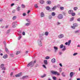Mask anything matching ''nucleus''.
<instances>
[{"instance_id":"obj_1","label":"nucleus","mask_w":80,"mask_h":80,"mask_svg":"<svg viewBox=\"0 0 80 80\" xmlns=\"http://www.w3.org/2000/svg\"><path fill=\"white\" fill-rule=\"evenodd\" d=\"M36 62H37V61L36 60H35L34 61H33L32 64V62H31L28 65L27 67H30V66H31V67H32L33 66V65H34V63H36Z\"/></svg>"},{"instance_id":"obj_2","label":"nucleus","mask_w":80,"mask_h":80,"mask_svg":"<svg viewBox=\"0 0 80 80\" xmlns=\"http://www.w3.org/2000/svg\"><path fill=\"white\" fill-rule=\"evenodd\" d=\"M38 44L39 47H42V42L41 39H39L38 40Z\"/></svg>"},{"instance_id":"obj_3","label":"nucleus","mask_w":80,"mask_h":80,"mask_svg":"<svg viewBox=\"0 0 80 80\" xmlns=\"http://www.w3.org/2000/svg\"><path fill=\"white\" fill-rule=\"evenodd\" d=\"M51 73L53 75H57L58 76H59L60 74L59 72L57 71H51Z\"/></svg>"},{"instance_id":"obj_4","label":"nucleus","mask_w":80,"mask_h":80,"mask_svg":"<svg viewBox=\"0 0 80 80\" xmlns=\"http://www.w3.org/2000/svg\"><path fill=\"white\" fill-rule=\"evenodd\" d=\"M60 48H63L62 50L64 52V51H65V50H66V47L65 46H63V45L61 44L60 45Z\"/></svg>"},{"instance_id":"obj_5","label":"nucleus","mask_w":80,"mask_h":80,"mask_svg":"<svg viewBox=\"0 0 80 80\" xmlns=\"http://www.w3.org/2000/svg\"><path fill=\"white\" fill-rule=\"evenodd\" d=\"M78 27V24L75 23L73 24V26H71V28H73V29H75V27Z\"/></svg>"},{"instance_id":"obj_6","label":"nucleus","mask_w":80,"mask_h":80,"mask_svg":"<svg viewBox=\"0 0 80 80\" xmlns=\"http://www.w3.org/2000/svg\"><path fill=\"white\" fill-rule=\"evenodd\" d=\"M58 18L59 19H62L63 18V15L62 14H59L58 16Z\"/></svg>"},{"instance_id":"obj_7","label":"nucleus","mask_w":80,"mask_h":80,"mask_svg":"<svg viewBox=\"0 0 80 80\" xmlns=\"http://www.w3.org/2000/svg\"><path fill=\"white\" fill-rule=\"evenodd\" d=\"M4 67V64H2L1 65L0 67L2 68V70H5V68L3 67Z\"/></svg>"},{"instance_id":"obj_8","label":"nucleus","mask_w":80,"mask_h":80,"mask_svg":"<svg viewBox=\"0 0 80 80\" xmlns=\"http://www.w3.org/2000/svg\"><path fill=\"white\" fill-rule=\"evenodd\" d=\"M17 22H14L12 23V27L13 28H15L16 27V26H15V25L16 24H17Z\"/></svg>"},{"instance_id":"obj_9","label":"nucleus","mask_w":80,"mask_h":80,"mask_svg":"<svg viewBox=\"0 0 80 80\" xmlns=\"http://www.w3.org/2000/svg\"><path fill=\"white\" fill-rule=\"evenodd\" d=\"M22 74V73L20 72L18 74L16 75L15 76V77H20V76H21Z\"/></svg>"},{"instance_id":"obj_10","label":"nucleus","mask_w":80,"mask_h":80,"mask_svg":"<svg viewBox=\"0 0 80 80\" xmlns=\"http://www.w3.org/2000/svg\"><path fill=\"white\" fill-rule=\"evenodd\" d=\"M64 37V35H63L62 34H60L58 36V38H63V37Z\"/></svg>"},{"instance_id":"obj_11","label":"nucleus","mask_w":80,"mask_h":80,"mask_svg":"<svg viewBox=\"0 0 80 80\" xmlns=\"http://www.w3.org/2000/svg\"><path fill=\"white\" fill-rule=\"evenodd\" d=\"M54 49L55 52H55H56L57 50H58V47H57L54 46Z\"/></svg>"},{"instance_id":"obj_12","label":"nucleus","mask_w":80,"mask_h":80,"mask_svg":"<svg viewBox=\"0 0 80 80\" xmlns=\"http://www.w3.org/2000/svg\"><path fill=\"white\" fill-rule=\"evenodd\" d=\"M73 76V72H71L70 74V77L71 78H72Z\"/></svg>"},{"instance_id":"obj_13","label":"nucleus","mask_w":80,"mask_h":80,"mask_svg":"<svg viewBox=\"0 0 80 80\" xmlns=\"http://www.w3.org/2000/svg\"><path fill=\"white\" fill-rule=\"evenodd\" d=\"M44 63L45 65H47L48 64V62H47V60H44Z\"/></svg>"},{"instance_id":"obj_14","label":"nucleus","mask_w":80,"mask_h":80,"mask_svg":"<svg viewBox=\"0 0 80 80\" xmlns=\"http://www.w3.org/2000/svg\"><path fill=\"white\" fill-rule=\"evenodd\" d=\"M72 12H73V11L72 10H69L68 11V13L69 14H72Z\"/></svg>"},{"instance_id":"obj_15","label":"nucleus","mask_w":80,"mask_h":80,"mask_svg":"<svg viewBox=\"0 0 80 80\" xmlns=\"http://www.w3.org/2000/svg\"><path fill=\"white\" fill-rule=\"evenodd\" d=\"M41 17H45V14H44V13H43V12H41Z\"/></svg>"},{"instance_id":"obj_16","label":"nucleus","mask_w":80,"mask_h":80,"mask_svg":"<svg viewBox=\"0 0 80 80\" xmlns=\"http://www.w3.org/2000/svg\"><path fill=\"white\" fill-rule=\"evenodd\" d=\"M51 62L52 63H55V58L52 59L51 60Z\"/></svg>"},{"instance_id":"obj_17","label":"nucleus","mask_w":80,"mask_h":80,"mask_svg":"<svg viewBox=\"0 0 80 80\" xmlns=\"http://www.w3.org/2000/svg\"><path fill=\"white\" fill-rule=\"evenodd\" d=\"M17 19V16H14L12 18L13 20H15Z\"/></svg>"},{"instance_id":"obj_18","label":"nucleus","mask_w":80,"mask_h":80,"mask_svg":"<svg viewBox=\"0 0 80 80\" xmlns=\"http://www.w3.org/2000/svg\"><path fill=\"white\" fill-rule=\"evenodd\" d=\"M18 35L20 36V37H19L18 38V40H20L21 38H22V35H21L20 34H18Z\"/></svg>"},{"instance_id":"obj_19","label":"nucleus","mask_w":80,"mask_h":80,"mask_svg":"<svg viewBox=\"0 0 80 80\" xmlns=\"http://www.w3.org/2000/svg\"><path fill=\"white\" fill-rule=\"evenodd\" d=\"M57 9V6H54L52 8V10H56Z\"/></svg>"},{"instance_id":"obj_20","label":"nucleus","mask_w":80,"mask_h":80,"mask_svg":"<svg viewBox=\"0 0 80 80\" xmlns=\"http://www.w3.org/2000/svg\"><path fill=\"white\" fill-rule=\"evenodd\" d=\"M28 76H24L22 77V79H25V78H28Z\"/></svg>"},{"instance_id":"obj_21","label":"nucleus","mask_w":80,"mask_h":80,"mask_svg":"<svg viewBox=\"0 0 80 80\" xmlns=\"http://www.w3.org/2000/svg\"><path fill=\"white\" fill-rule=\"evenodd\" d=\"M47 4H48V5H50L51 4L52 2L50 1H48L47 2Z\"/></svg>"},{"instance_id":"obj_22","label":"nucleus","mask_w":80,"mask_h":80,"mask_svg":"<svg viewBox=\"0 0 80 80\" xmlns=\"http://www.w3.org/2000/svg\"><path fill=\"white\" fill-rule=\"evenodd\" d=\"M44 1L43 0H40V3L41 4H43L44 3Z\"/></svg>"},{"instance_id":"obj_23","label":"nucleus","mask_w":80,"mask_h":80,"mask_svg":"<svg viewBox=\"0 0 80 80\" xmlns=\"http://www.w3.org/2000/svg\"><path fill=\"white\" fill-rule=\"evenodd\" d=\"M8 57V55H7L6 54L5 55L3 56V58H7Z\"/></svg>"},{"instance_id":"obj_24","label":"nucleus","mask_w":80,"mask_h":80,"mask_svg":"<svg viewBox=\"0 0 80 80\" xmlns=\"http://www.w3.org/2000/svg\"><path fill=\"white\" fill-rule=\"evenodd\" d=\"M45 35L46 36H48V32H46L45 33Z\"/></svg>"},{"instance_id":"obj_25","label":"nucleus","mask_w":80,"mask_h":80,"mask_svg":"<svg viewBox=\"0 0 80 80\" xmlns=\"http://www.w3.org/2000/svg\"><path fill=\"white\" fill-rule=\"evenodd\" d=\"M56 15V14L55 12H52V16H55Z\"/></svg>"},{"instance_id":"obj_26","label":"nucleus","mask_w":80,"mask_h":80,"mask_svg":"<svg viewBox=\"0 0 80 80\" xmlns=\"http://www.w3.org/2000/svg\"><path fill=\"white\" fill-rule=\"evenodd\" d=\"M46 8L48 10H49L50 9V8L49 6H47L46 7Z\"/></svg>"},{"instance_id":"obj_27","label":"nucleus","mask_w":80,"mask_h":80,"mask_svg":"<svg viewBox=\"0 0 80 80\" xmlns=\"http://www.w3.org/2000/svg\"><path fill=\"white\" fill-rule=\"evenodd\" d=\"M73 20H74V17H72V18L70 19V21H71V22H72Z\"/></svg>"},{"instance_id":"obj_28","label":"nucleus","mask_w":80,"mask_h":80,"mask_svg":"<svg viewBox=\"0 0 80 80\" xmlns=\"http://www.w3.org/2000/svg\"><path fill=\"white\" fill-rule=\"evenodd\" d=\"M71 42H72V41H71V40H69L68 41V45H70V44L71 43Z\"/></svg>"},{"instance_id":"obj_29","label":"nucleus","mask_w":80,"mask_h":80,"mask_svg":"<svg viewBox=\"0 0 80 80\" xmlns=\"http://www.w3.org/2000/svg\"><path fill=\"white\" fill-rule=\"evenodd\" d=\"M46 76V74H44L43 76H41V78H44V77Z\"/></svg>"},{"instance_id":"obj_30","label":"nucleus","mask_w":80,"mask_h":80,"mask_svg":"<svg viewBox=\"0 0 80 80\" xmlns=\"http://www.w3.org/2000/svg\"><path fill=\"white\" fill-rule=\"evenodd\" d=\"M42 34H40L39 35V37L40 38V39H41V40H43V38H42Z\"/></svg>"},{"instance_id":"obj_31","label":"nucleus","mask_w":80,"mask_h":80,"mask_svg":"<svg viewBox=\"0 0 80 80\" xmlns=\"http://www.w3.org/2000/svg\"><path fill=\"white\" fill-rule=\"evenodd\" d=\"M59 72L60 73H61V72H62V68H59Z\"/></svg>"},{"instance_id":"obj_32","label":"nucleus","mask_w":80,"mask_h":80,"mask_svg":"<svg viewBox=\"0 0 80 80\" xmlns=\"http://www.w3.org/2000/svg\"><path fill=\"white\" fill-rule=\"evenodd\" d=\"M22 8H25V5H24V4H22Z\"/></svg>"},{"instance_id":"obj_33","label":"nucleus","mask_w":80,"mask_h":80,"mask_svg":"<svg viewBox=\"0 0 80 80\" xmlns=\"http://www.w3.org/2000/svg\"><path fill=\"white\" fill-rule=\"evenodd\" d=\"M60 9L61 10H63L64 9V7H60Z\"/></svg>"},{"instance_id":"obj_34","label":"nucleus","mask_w":80,"mask_h":80,"mask_svg":"<svg viewBox=\"0 0 80 80\" xmlns=\"http://www.w3.org/2000/svg\"><path fill=\"white\" fill-rule=\"evenodd\" d=\"M45 59L46 60H48V59H49L50 58V57L49 56H47L45 57Z\"/></svg>"},{"instance_id":"obj_35","label":"nucleus","mask_w":80,"mask_h":80,"mask_svg":"<svg viewBox=\"0 0 80 80\" xmlns=\"http://www.w3.org/2000/svg\"><path fill=\"white\" fill-rule=\"evenodd\" d=\"M61 24V23L58 22H56V25H60Z\"/></svg>"},{"instance_id":"obj_36","label":"nucleus","mask_w":80,"mask_h":80,"mask_svg":"<svg viewBox=\"0 0 80 80\" xmlns=\"http://www.w3.org/2000/svg\"><path fill=\"white\" fill-rule=\"evenodd\" d=\"M71 15L72 16H75V12H72L71 14Z\"/></svg>"},{"instance_id":"obj_37","label":"nucleus","mask_w":80,"mask_h":80,"mask_svg":"<svg viewBox=\"0 0 80 80\" xmlns=\"http://www.w3.org/2000/svg\"><path fill=\"white\" fill-rule=\"evenodd\" d=\"M52 79H53V80H57V78H56V77L54 76L52 77Z\"/></svg>"},{"instance_id":"obj_38","label":"nucleus","mask_w":80,"mask_h":80,"mask_svg":"<svg viewBox=\"0 0 80 80\" xmlns=\"http://www.w3.org/2000/svg\"><path fill=\"white\" fill-rule=\"evenodd\" d=\"M20 7H18L17 8V11H20Z\"/></svg>"},{"instance_id":"obj_39","label":"nucleus","mask_w":80,"mask_h":80,"mask_svg":"<svg viewBox=\"0 0 80 80\" xmlns=\"http://www.w3.org/2000/svg\"><path fill=\"white\" fill-rule=\"evenodd\" d=\"M19 53H20V51H17L16 52V55H18Z\"/></svg>"},{"instance_id":"obj_40","label":"nucleus","mask_w":80,"mask_h":80,"mask_svg":"<svg viewBox=\"0 0 80 80\" xmlns=\"http://www.w3.org/2000/svg\"><path fill=\"white\" fill-rule=\"evenodd\" d=\"M26 21L28 22V23H30L31 22L30 21V20L29 19H26Z\"/></svg>"},{"instance_id":"obj_41","label":"nucleus","mask_w":80,"mask_h":80,"mask_svg":"<svg viewBox=\"0 0 80 80\" xmlns=\"http://www.w3.org/2000/svg\"><path fill=\"white\" fill-rule=\"evenodd\" d=\"M62 75L63 76V77H65V74L64 73V72H63L62 73Z\"/></svg>"},{"instance_id":"obj_42","label":"nucleus","mask_w":80,"mask_h":80,"mask_svg":"<svg viewBox=\"0 0 80 80\" xmlns=\"http://www.w3.org/2000/svg\"><path fill=\"white\" fill-rule=\"evenodd\" d=\"M34 7H35V8H38V5H37V4H35L34 5Z\"/></svg>"},{"instance_id":"obj_43","label":"nucleus","mask_w":80,"mask_h":80,"mask_svg":"<svg viewBox=\"0 0 80 80\" xmlns=\"http://www.w3.org/2000/svg\"><path fill=\"white\" fill-rule=\"evenodd\" d=\"M73 9L74 10H77V9H78V8L77 7H75Z\"/></svg>"},{"instance_id":"obj_44","label":"nucleus","mask_w":80,"mask_h":80,"mask_svg":"<svg viewBox=\"0 0 80 80\" xmlns=\"http://www.w3.org/2000/svg\"><path fill=\"white\" fill-rule=\"evenodd\" d=\"M10 32V29H8L7 31V33H9Z\"/></svg>"},{"instance_id":"obj_45","label":"nucleus","mask_w":80,"mask_h":80,"mask_svg":"<svg viewBox=\"0 0 80 80\" xmlns=\"http://www.w3.org/2000/svg\"><path fill=\"white\" fill-rule=\"evenodd\" d=\"M5 50H6V52H8V49L7 48H5Z\"/></svg>"},{"instance_id":"obj_46","label":"nucleus","mask_w":80,"mask_h":80,"mask_svg":"<svg viewBox=\"0 0 80 80\" xmlns=\"http://www.w3.org/2000/svg\"><path fill=\"white\" fill-rule=\"evenodd\" d=\"M30 25V23H27L26 24V26H28V25Z\"/></svg>"},{"instance_id":"obj_47","label":"nucleus","mask_w":80,"mask_h":80,"mask_svg":"<svg viewBox=\"0 0 80 80\" xmlns=\"http://www.w3.org/2000/svg\"><path fill=\"white\" fill-rule=\"evenodd\" d=\"M77 54H78V53L76 52V53H74L73 54V56H75V55H77Z\"/></svg>"},{"instance_id":"obj_48","label":"nucleus","mask_w":80,"mask_h":80,"mask_svg":"<svg viewBox=\"0 0 80 80\" xmlns=\"http://www.w3.org/2000/svg\"><path fill=\"white\" fill-rule=\"evenodd\" d=\"M42 66H43V67H44V68H46V69L47 68V67L45 66V65L43 64L42 65Z\"/></svg>"},{"instance_id":"obj_49","label":"nucleus","mask_w":80,"mask_h":80,"mask_svg":"<svg viewBox=\"0 0 80 80\" xmlns=\"http://www.w3.org/2000/svg\"><path fill=\"white\" fill-rule=\"evenodd\" d=\"M3 43L5 45V47H7V46L6 45V42L4 41Z\"/></svg>"},{"instance_id":"obj_50","label":"nucleus","mask_w":80,"mask_h":80,"mask_svg":"<svg viewBox=\"0 0 80 80\" xmlns=\"http://www.w3.org/2000/svg\"><path fill=\"white\" fill-rule=\"evenodd\" d=\"M22 34L23 35H25V32H23L22 33Z\"/></svg>"},{"instance_id":"obj_51","label":"nucleus","mask_w":80,"mask_h":80,"mask_svg":"<svg viewBox=\"0 0 80 80\" xmlns=\"http://www.w3.org/2000/svg\"><path fill=\"white\" fill-rule=\"evenodd\" d=\"M52 16L51 15H49V19H51V18H52Z\"/></svg>"},{"instance_id":"obj_52","label":"nucleus","mask_w":80,"mask_h":80,"mask_svg":"<svg viewBox=\"0 0 80 80\" xmlns=\"http://www.w3.org/2000/svg\"><path fill=\"white\" fill-rule=\"evenodd\" d=\"M12 13H15V9H14L12 12Z\"/></svg>"},{"instance_id":"obj_53","label":"nucleus","mask_w":80,"mask_h":80,"mask_svg":"<svg viewBox=\"0 0 80 80\" xmlns=\"http://www.w3.org/2000/svg\"><path fill=\"white\" fill-rule=\"evenodd\" d=\"M3 20L2 19H0V22H3Z\"/></svg>"},{"instance_id":"obj_54","label":"nucleus","mask_w":80,"mask_h":80,"mask_svg":"<svg viewBox=\"0 0 80 80\" xmlns=\"http://www.w3.org/2000/svg\"><path fill=\"white\" fill-rule=\"evenodd\" d=\"M12 75H13V72H11L10 74V77H12Z\"/></svg>"},{"instance_id":"obj_55","label":"nucleus","mask_w":80,"mask_h":80,"mask_svg":"<svg viewBox=\"0 0 80 80\" xmlns=\"http://www.w3.org/2000/svg\"><path fill=\"white\" fill-rule=\"evenodd\" d=\"M15 5V3H12L11 4V7H12V6H13V5Z\"/></svg>"},{"instance_id":"obj_56","label":"nucleus","mask_w":80,"mask_h":80,"mask_svg":"<svg viewBox=\"0 0 80 80\" xmlns=\"http://www.w3.org/2000/svg\"><path fill=\"white\" fill-rule=\"evenodd\" d=\"M77 20L78 22H80V18H79L77 19Z\"/></svg>"},{"instance_id":"obj_57","label":"nucleus","mask_w":80,"mask_h":80,"mask_svg":"<svg viewBox=\"0 0 80 80\" xmlns=\"http://www.w3.org/2000/svg\"><path fill=\"white\" fill-rule=\"evenodd\" d=\"M79 30L76 31L75 32V33H78L79 32Z\"/></svg>"},{"instance_id":"obj_58","label":"nucleus","mask_w":80,"mask_h":80,"mask_svg":"<svg viewBox=\"0 0 80 80\" xmlns=\"http://www.w3.org/2000/svg\"><path fill=\"white\" fill-rule=\"evenodd\" d=\"M30 12V10H28V11L27 13L28 14Z\"/></svg>"},{"instance_id":"obj_59","label":"nucleus","mask_w":80,"mask_h":80,"mask_svg":"<svg viewBox=\"0 0 80 80\" xmlns=\"http://www.w3.org/2000/svg\"><path fill=\"white\" fill-rule=\"evenodd\" d=\"M53 67H54V68H56L57 67V66H56V65H54L53 66Z\"/></svg>"},{"instance_id":"obj_60","label":"nucleus","mask_w":80,"mask_h":80,"mask_svg":"<svg viewBox=\"0 0 80 80\" xmlns=\"http://www.w3.org/2000/svg\"><path fill=\"white\" fill-rule=\"evenodd\" d=\"M23 16H25L26 15V13H23Z\"/></svg>"},{"instance_id":"obj_61","label":"nucleus","mask_w":80,"mask_h":80,"mask_svg":"<svg viewBox=\"0 0 80 80\" xmlns=\"http://www.w3.org/2000/svg\"><path fill=\"white\" fill-rule=\"evenodd\" d=\"M44 35H45V34L44 33H42L41 34V36H44Z\"/></svg>"},{"instance_id":"obj_62","label":"nucleus","mask_w":80,"mask_h":80,"mask_svg":"<svg viewBox=\"0 0 80 80\" xmlns=\"http://www.w3.org/2000/svg\"><path fill=\"white\" fill-rule=\"evenodd\" d=\"M59 55H62V52H59Z\"/></svg>"},{"instance_id":"obj_63","label":"nucleus","mask_w":80,"mask_h":80,"mask_svg":"<svg viewBox=\"0 0 80 80\" xmlns=\"http://www.w3.org/2000/svg\"><path fill=\"white\" fill-rule=\"evenodd\" d=\"M68 42H67L65 43V45H68Z\"/></svg>"},{"instance_id":"obj_64","label":"nucleus","mask_w":80,"mask_h":80,"mask_svg":"<svg viewBox=\"0 0 80 80\" xmlns=\"http://www.w3.org/2000/svg\"><path fill=\"white\" fill-rule=\"evenodd\" d=\"M59 65L61 67H62V63H60L59 64Z\"/></svg>"}]
</instances>
